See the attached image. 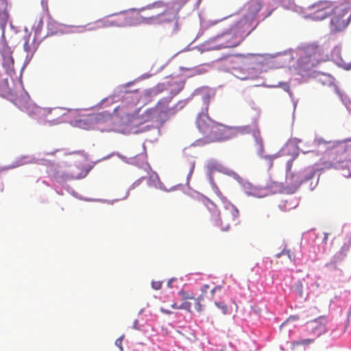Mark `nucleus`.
Masks as SVG:
<instances>
[{
	"instance_id": "1",
	"label": "nucleus",
	"mask_w": 351,
	"mask_h": 351,
	"mask_svg": "<svg viewBox=\"0 0 351 351\" xmlns=\"http://www.w3.org/2000/svg\"><path fill=\"white\" fill-rule=\"evenodd\" d=\"M197 127L206 143L224 141L252 131L249 125L230 127L214 121L206 114H199L196 121Z\"/></svg>"
},
{
	"instance_id": "2",
	"label": "nucleus",
	"mask_w": 351,
	"mask_h": 351,
	"mask_svg": "<svg viewBox=\"0 0 351 351\" xmlns=\"http://www.w3.org/2000/svg\"><path fill=\"white\" fill-rule=\"evenodd\" d=\"M320 169L348 171L343 176H351V138L332 143L319 160Z\"/></svg>"
},
{
	"instance_id": "3",
	"label": "nucleus",
	"mask_w": 351,
	"mask_h": 351,
	"mask_svg": "<svg viewBox=\"0 0 351 351\" xmlns=\"http://www.w3.org/2000/svg\"><path fill=\"white\" fill-rule=\"evenodd\" d=\"M215 188V193L222 202L223 208L219 212L215 204L209 199H206L204 205L206 209L204 211V215L214 226L226 231L232 225H237L239 223V212L234 205L222 195L219 189L217 186Z\"/></svg>"
},
{
	"instance_id": "4",
	"label": "nucleus",
	"mask_w": 351,
	"mask_h": 351,
	"mask_svg": "<svg viewBox=\"0 0 351 351\" xmlns=\"http://www.w3.org/2000/svg\"><path fill=\"white\" fill-rule=\"evenodd\" d=\"M164 6V1H158L139 10L123 12L124 27L134 26L142 23L147 25L161 24L159 21L158 11L156 10H159Z\"/></svg>"
},
{
	"instance_id": "5",
	"label": "nucleus",
	"mask_w": 351,
	"mask_h": 351,
	"mask_svg": "<svg viewBox=\"0 0 351 351\" xmlns=\"http://www.w3.org/2000/svg\"><path fill=\"white\" fill-rule=\"evenodd\" d=\"M14 104L22 110L27 112L30 116L38 120L56 124L60 122L63 115V110L60 108H41L33 104L27 97H17Z\"/></svg>"
},
{
	"instance_id": "6",
	"label": "nucleus",
	"mask_w": 351,
	"mask_h": 351,
	"mask_svg": "<svg viewBox=\"0 0 351 351\" xmlns=\"http://www.w3.org/2000/svg\"><path fill=\"white\" fill-rule=\"evenodd\" d=\"M298 66L302 70H308L323 60V50L315 43L301 46L297 49Z\"/></svg>"
},
{
	"instance_id": "7",
	"label": "nucleus",
	"mask_w": 351,
	"mask_h": 351,
	"mask_svg": "<svg viewBox=\"0 0 351 351\" xmlns=\"http://www.w3.org/2000/svg\"><path fill=\"white\" fill-rule=\"evenodd\" d=\"M330 27L332 30L337 32L343 30L351 20V8L344 3L334 6L330 13Z\"/></svg>"
},
{
	"instance_id": "8",
	"label": "nucleus",
	"mask_w": 351,
	"mask_h": 351,
	"mask_svg": "<svg viewBox=\"0 0 351 351\" xmlns=\"http://www.w3.org/2000/svg\"><path fill=\"white\" fill-rule=\"evenodd\" d=\"M191 0H173L169 3H165V6L159 10L158 14L160 22L162 23H170L178 19L179 11Z\"/></svg>"
},
{
	"instance_id": "9",
	"label": "nucleus",
	"mask_w": 351,
	"mask_h": 351,
	"mask_svg": "<svg viewBox=\"0 0 351 351\" xmlns=\"http://www.w3.org/2000/svg\"><path fill=\"white\" fill-rule=\"evenodd\" d=\"M335 3L330 1H319L307 8L308 16L315 21H322L330 16Z\"/></svg>"
},
{
	"instance_id": "10",
	"label": "nucleus",
	"mask_w": 351,
	"mask_h": 351,
	"mask_svg": "<svg viewBox=\"0 0 351 351\" xmlns=\"http://www.w3.org/2000/svg\"><path fill=\"white\" fill-rule=\"evenodd\" d=\"M263 4L261 0H250L247 2L244 7L245 12L244 15L245 23L251 25L258 18L261 17L265 19L271 15V10L261 12Z\"/></svg>"
},
{
	"instance_id": "11",
	"label": "nucleus",
	"mask_w": 351,
	"mask_h": 351,
	"mask_svg": "<svg viewBox=\"0 0 351 351\" xmlns=\"http://www.w3.org/2000/svg\"><path fill=\"white\" fill-rule=\"evenodd\" d=\"M171 99L170 97L161 99L152 109V115L157 121L162 123L176 114L175 107L169 106Z\"/></svg>"
},
{
	"instance_id": "12",
	"label": "nucleus",
	"mask_w": 351,
	"mask_h": 351,
	"mask_svg": "<svg viewBox=\"0 0 351 351\" xmlns=\"http://www.w3.org/2000/svg\"><path fill=\"white\" fill-rule=\"evenodd\" d=\"M108 27H124L123 12L111 15L109 18L100 19L95 22V25L88 27V30Z\"/></svg>"
},
{
	"instance_id": "13",
	"label": "nucleus",
	"mask_w": 351,
	"mask_h": 351,
	"mask_svg": "<svg viewBox=\"0 0 351 351\" xmlns=\"http://www.w3.org/2000/svg\"><path fill=\"white\" fill-rule=\"evenodd\" d=\"M326 319L324 317H319L317 319L313 320L311 323L312 332L317 337L324 334L327 332V328L326 326Z\"/></svg>"
},
{
	"instance_id": "14",
	"label": "nucleus",
	"mask_w": 351,
	"mask_h": 351,
	"mask_svg": "<svg viewBox=\"0 0 351 351\" xmlns=\"http://www.w3.org/2000/svg\"><path fill=\"white\" fill-rule=\"evenodd\" d=\"M245 193L256 197H263L265 196V190L263 188L254 186L251 184H248L245 186Z\"/></svg>"
},
{
	"instance_id": "15",
	"label": "nucleus",
	"mask_w": 351,
	"mask_h": 351,
	"mask_svg": "<svg viewBox=\"0 0 351 351\" xmlns=\"http://www.w3.org/2000/svg\"><path fill=\"white\" fill-rule=\"evenodd\" d=\"M184 82L182 80H172L171 81H169L167 84L168 89L169 90L171 93V97H173L177 94H178L181 90L184 88Z\"/></svg>"
},
{
	"instance_id": "16",
	"label": "nucleus",
	"mask_w": 351,
	"mask_h": 351,
	"mask_svg": "<svg viewBox=\"0 0 351 351\" xmlns=\"http://www.w3.org/2000/svg\"><path fill=\"white\" fill-rule=\"evenodd\" d=\"M286 181L287 184L295 188H298L304 182V180H302V176L300 173L293 174L291 173L287 174Z\"/></svg>"
},
{
	"instance_id": "17",
	"label": "nucleus",
	"mask_w": 351,
	"mask_h": 351,
	"mask_svg": "<svg viewBox=\"0 0 351 351\" xmlns=\"http://www.w3.org/2000/svg\"><path fill=\"white\" fill-rule=\"evenodd\" d=\"M297 205V201L295 199L289 197L280 202L279 207L284 211H289L295 208Z\"/></svg>"
},
{
	"instance_id": "18",
	"label": "nucleus",
	"mask_w": 351,
	"mask_h": 351,
	"mask_svg": "<svg viewBox=\"0 0 351 351\" xmlns=\"http://www.w3.org/2000/svg\"><path fill=\"white\" fill-rule=\"evenodd\" d=\"M111 119V115L109 113L101 112L92 116L90 119V121L97 124L104 123Z\"/></svg>"
},
{
	"instance_id": "19",
	"label": "nucleus",
	"mask_w": 351,
	"mask_h": 351,
	"mask_svg": "<svg viewBox=\"0 0 351 351\" xmlns=\"http://www.w3.org/2000/svg\"><path fill=\"white\" fill-rule=\"evenodd\" d=\"M178 296L180 298V300H189L195 299V294L191 291H186L181 289L178 293Z\"/></svg>"
},
{
	"instance_id": "20",
	"label": "nucleus",
	"mask_w": 351,
	"mask_h": 351,
	"mask_svg": "<svg viewBox=\"0 0 351 351\" xmlns=\"http://www.w3.org/2000/svg\"><path fill=\"white\" fill-rule=\"evenodd\" d=\"M315 171L313 169L309 168L305 169L303 172L300 174L302 176V180L304 182H306L311 179H312L315 176Z\"/></svg>"
},
{
	"instance_id": "21",
	"label": "nucleus",
	"mask_w": 351,
	"mask_h": 351,
	"mask_svg": "<svg viewBox=\"0 0 351 351\" xmlns=\"http://www.w3.org/2000/svg\"><path fill=\"white\" fill-rule=\"evenodd\" d=\"M314 341L313 339H302L292 341L293 348L299 346H308Z\"/></svg>"
},
{
	"instance_id": "22",
	"label": "nucleus",
	"mask_w": 351,
	"mask_h": 351,
	"mask_svg": "<svg viewBox=\"0 0 351 351\" xmlns=\"http://www.w3.org/2000/svg\"><path fill=\"white\" fill-rule=\"evenodd\" d=\"M182 302L179 304V310H184L189 313H192L191 310L192 303L188 300H181Z\"/></svg>"
},
{
	"instance_id": "23",
	"label": "nucleus",
	"mask_w": 351,
	"mask_h": 351,
	"mask_svg": "<svg viewBox=\"0 0 351 351\" xmlns=\"http://www.w3.org/2000/svg\"><path fill=\"white\" fill-rule=\"evenodd\" d=\"M215 305L221 310L222 313L225 315L230 314V311L228 306V305L222 301L215 302Z\"/></svg>"
},
{
	"instance_id": "24",
	"label": "nucleus",
	"mask_w": 351,
	"mask_h": 351,
	"mask_svg": "<svg viewBox=\"0 0 351 351\" xmlns=\"http://www.w3.org/2000/svg\"><path fill=\"white\" fill-rule=\"evenodd\" d=\"M300 317L298 315H290L285 322L280 324V329H282L287 323L298 321Z\"/></svg>"
},
{
	"instance_id": "25",
	"label": "nucleus",
	"mask_w": 351,
	"mask_h": 351,
	"mask_svg": "<svg viewBox=\"0 0 351 351\" xmlns=\"http://www.w3.org/2000/svg\"><path fill=\"white\" fill-rule=\"evenodd\" d=\"M194 300V308L197 312H200L202 311V304L201 300H202V295H199L198 297H195Z\"/></svg>"
},
{
	"instance_id": "26",
	"label": "nucleus",
	"mask_w": 351,
	"mask_h": 351,
	"mask_svg": "<svg viewBox=\"0 0 351 351\" xmlns=\"http://www.w3.org/2000/svg\"><path fill=\"white\" fill-rule=\"evenodd\" d=\"M180 69L182 71H190L191 73L188 75V77H192L194 75H199L201 73L200 71L197 69H189L185 67H181Z\"/></svg>"
},
{
	"instance_id": "27",
	"label": "nucleus",
	"mask_w": 351,
	"mask_h": 351,
	"mask_svg": "<svg viewBox=\"0 0 351 351\" xmlns=\"http://www.w3.org/2000/svg\"><path fill=\"white\" fill-rule=\"evenodd\" d=\"M207 167L210 170L219 171L220 169L221 165L216 161H209Z\"/></svg>"
},
{
	"instance_id": "28",
	"label": "nucleus",
	"mask_w": 351,
	"mask_h": 351,
	"mask_svg": "<svg viewBox=\"0 0 351 351\" xmlns=\"http://www.w3.org/2000/svg\"><path fill=\"white\" fill-rule=\"evenodd\" d=\"M239 40L236 39L233 41H228L226 43L222 45L223 48L234 47L239 45Z\"/></svg>"
},
{
	"instance_id": "29",
	"label": "nucleus",
	"mask_w": 351,
	"mask_h": 351,
	"mask_svg": "<svg viewBox=\"0 0 351 351\" xmlns=\"http://www.w3.org/2000/svg\"><path fill=\"white\" fill-rule=\"evenodd\" d=\"M123 337H124V335H122L121 337L118 338L115 341V345L120 349L121 351H123L122 341H123Z\"/></svg>"
},
{
	"instance_id": "30",
	"label": "nucleus",
	"mask_w": 351,
	"mask_h": 351,
	"mask_svg": "<svg viewBox=\"0 0 351 351\" xmlns=\"http://www.w3.org/2000/svg\"><path fill=\"white\" fill-rule=\"evenodd\" d=\"M281 254H286V255H287V256H288V257H289V258H291V253H290V251H289V250H283L281 252V253H280V254H278L276 255V257H280V256Z\"/></svg>"
},
{
	"instance_id": "31",
	"label": "nucleus",
	"mask_w": 351,
	"mask_h": 351,
	"mask_svg": "<svg viewBox=\"0 0 351 351\" xmlns=\"http://www.w3.org/2000/svg\"><path fill=\"white\" fill-rule=\"evenodd\" d=\"M294 158L291 160H289L288 162H287V172L289 173H291V167H292V163H293V160Z\"/></svg>"
},
{
	"instance_id": "32",
	"label": "nucleus",
	"mask_w": 351,
	"mask_h": 351,
	"mask_svg": "<svg viewBox=\"0 0 351 351\" xmlns=\"http://www.w3.org/2000/svg\"><path fill=\"white\" fill-rule=\"evenodd\" d=\"M132 328L135 329V330H141V328L138 325V319H135L134 321V323H133V326H132Z\"/></svg>"
},
{
	"instance_id": "33",
	"label": "nucleus",
	"mask_w": 351,
	"mask_h": 351,
	"mask_svg": "<svg viewBox=\"0 0 351 351\" xmlns=\"http://www.w3.org/2000/svg\"><path fill=\"white\" fill-rule=\"evenodd\" d=\"M160 311L161 313H165V314H167V315H170V314H172V313H173V312H172V311H169V310H167V309H166V308H163V307H161V308H160Z\"/></svg>"
},
{
	"instance_id": "34",
	"label": "nucleus",
	"mask_w": 351,
	"mask_h": 351,
	"mask_svg": "<svg viewBox=\"0 0 351 351\" xmlns=\"http://www.w3.org/2000/svg\"><path fill=\"white\" fill-rule=\"evenodd\" d=\"M179 304L178 302H173L171 305V307L173 309H179Z\"/></svg>"
},
{
	"instance_id": "35",
	"label": "nucleus",
	"mask_w": 351,
	"mask_h": 351,
	"mask_svg": "<svg viewBox=\"0 0 351 351\" xmlns=\"http://www.w3.org/2000/svg\"><path fill=\"white\" fill-rule=\"evenodd\" d=\"M25 50L26 51H29V44H28V40H27L25 44H24V46H23Z\"/></svg>"
},
{
	"instance_id": "36",
	"label": "nucleus",
	"mask_w": 351,
	"mask_h": 351,
	"mask_svg": "<svg viewBox=\"0 0 351 351\" xmlns=\"http://www.w3.org/2000/svg\"><path fill=\"white\" fill-rule=\"evenodd\" d=\"M222 287L218 286V287H214V288L211 290V293H213L214 292L217 291V290H220Z\"/></svg>"
},
{
	"instance_id": "37",
	"label": "nucleus",
	"mask_w": 351,
	"mask_h": 351,
	"mask_svg": "<svg viewBox=\"0 0 351 351\" xmlns=\"http://www.w3.org/2000/svg\"><path fill=\"white\" fill-rule=\"evenodd\" d=\"M174 278H171L170 279L169 281H168V285H169L170 284H171L173 281H174Z\"/></svg>"
},
{
	"instance_id": "38",
	"label": "nucleus",
	"mask_w": 351,
	"mask_h": 351,
	"mask_svg": "<svg viewBox=\"0 0 351 351\" xmlns=\"http://www.w3.org/2000/svg\"><path fill=\"white\" fill-rule=\"evenodd\" d=\"M162 287H152L153 289L156 290H159Z\"/></svg>"
},
{
	"instance_id": "39",
	"label": "nucleus",
	"mask_w": 351,
	"mask_h": 351,
	"mask_svg": "<svg viewBox=\"0 0 351 351\" xmlns=\"http://www.w3.org/2000/svg\"><path fill=\"white\" fill-rule=\"evenodd\" d=\"M5 3V1L4 0H0V3L3 5Z\"/></svg>"
},
{
	"instance_id": "40",
	"label": "nucleus",
	"mask_w": 351,
	"mask_h": 351,
	"mask_svg": "<svg viewBox=\"0 0 351 351\" xmlns=\"http://www.w3.org/2000/svg\"><path fill=\"white\" fill-rule=\"evenodd\" d=\"M327 238H328V234H325V236H324V240L326 241L327 240Z\"/></svg>"
},
{
	"instance_id": "41",
	"label": "nucleus",
	"mask_w": 351,
	"mask_h": 351,
	"mask_svg": "<svg viewBox=\"0 0 351 351\" xmlns=\"http://www.w3.org/2000/svg\"><path fill=\"white\" fill-rule=\"evenodd\" d=\"M143 309H141L140 311L138 312V315H141V313H143Z\"/></svg>"
},
{
	"instance_id": "42",
	"label": "nucleus",
	"mask_w": 351,
	"mask_h": 351,
	"mask_svg": "<svg viewBox=\"0 0 351 351\" xmlns=\"http://www.w3.org/2000/svg\"><path fill=\"white\" fill-rule=\"evenodd\" d=\"M351 314V307L350 308V310L348 313V316H349Z\"/></svg>"
},
{
	"instance_id": "43",
	"label": "nucleus",
	"mask_w": 351,
	"mask_h": 351,
	"mask_svg": "<svg viewBox=\"0 0 351 351\" xmlns=\"http://www.w3.org/2000/svg\"><path fill=\"white\" fill-rule=\"evenodd\" d=\"M224 36H225L226 37H229V36H230V34L226 33V34H224Z\"/></svg>"
},
{
	"instance_id": "44",
	"label": "nucleus",
	"mask_w": 351,
	"mask_h": 351,
	"mask_svg": "<svg viewBox=\"0 0 351 351\" xmlns=\"http://www.w3.org/2000/svg\"><path fill=\"white\" fill-rule=\"evenodd\" d=\"M19 165H13L12 167H10V168H14V167H18Z\"/></svg>"
},
{
	"instance_id": "45",
	"label": "nucleus",
	"mask_w": 351,
	"mask_h": 351,
	"mask_svg": "<svg viewBox=\"0 0 351 351\" xmlns=\"http://www.w3.org/2000/svg\"><path fill=\"white\" fill-rule=\"evenodd\" d=\"M74 153L75 154H81V152L80 151H77V152H75Z\"/></svg>"
},
{
	"instance_id": "46",
	"label": "nucleus",
	"mask_w": 351,
	"mask_h": 351,
	"mask_svg": "<svg viewBox=\"0 0 351 351\" xmlns=\"http://www.w3.org/2000/svg\"><path fill=\"white\" fill-rule=\"evenodd\" d=\"M56 152H58V150H56ZM54 153H55V152H50V153H48V154H53Z\"/></svg>"
},
{
	"instance_id": "47",
	"label": "nucleus",
	"mask_w": 351,
	"mask_h": 351,
	"mask_svg": "<svg viewBox=\"0 0 351 351\" xmlns=\"http://www.w3.org/2000/svg\"><path fill=\"white\" fill-rule=\"evenodd\" d=\"M204 288H205V289H208V288H209V287H208V286H206V287H204Z\"/></svg>"
},
{
	"instance_id": "48",
	"label": "nucleus",
	"mask_w": 351,
	"mask_h": 351,
	"mask_svg": "<svg viewBox=\"0 0 351 351\" xmlns=\"http://www.w3.org/2000/svg\"><path fill=\"white\" fill-rule=\"evenodd\" d=\"M11 61H12V63L14 62V60H13V59L12 58H11Z\"/></svg>"
},
{
	"instance_id": "49",
	"label": "nucleus",
	"mask_w": 351,
	"mask_h": 351,
	"mask_svg": "<svg viewBox=\"0 0 351 351\" xmlns=\"http://www.w3.org/2000/svg\"><path fill=\"white\" fill-rule=\"evenodd\" d=\"M296 287L297 289H299V288H300V287H299V286H297V287Z\"/></svg>"
}]
</instances>
